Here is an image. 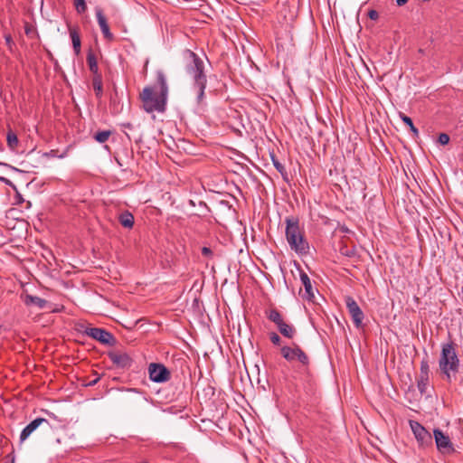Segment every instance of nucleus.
Returning a JSON list of instances; mask_svg holds the SVG:
<instances>
[{"mask_svg": "<svg viewBox=\"0 0 463 463\" xmlns=\"http://www.w3.org/2000/svg\"><path fill=\"white\" fill-rule=\"evenodd\" d=\"M156 83L159 86V92L156 93L151 86H146L139 94L140 100L143 103V109L147 113H163L166 109L168 96V86L164 72L157 71Z\"/></svg>", "mask_w": 463, "mask_h": 463, "instance_id": "f257e3e1", "label": "nucleus"}, {"mask_svg": "<svg viewBox=\"0 0 463 463\" xmlns=\"http://www.w3.org/2000/svg\"><path fill=\"white\" fill-rule=\"evenodd\" d=\"M185 71L193 79L194 86L197 89L196 100L201 104L204 99V90L207 84V76L204 71L203 61L193 51L184 50Z\"/></svg>", "mask_w": 463, "mask_h": 463, "instance_id": "f03ea898", "label": "nucleus"}, {"mask_svg": "<svg viewBox=\"0 0 463 463\" xmlns=\"http://www.w3.org/2000/svg\"><path fill=\"white\" fill-rule=\"evenodd\" d=\"M286 239L292 250L298 255H307L309 252V243L305 238V232L299 225V220L297 217H287Z\"/></svg>", "mask_w": 463, "mask_h": 463, "instance_id": "7ed1b4c3", "label": "nucleus"}, {"mask_svg": "<svg viewBox=\"0 0 463 463\" xmlns=\"http://www.w3.org/2000/svg\"><path fill=\"white\" fill-rule=\"evenodd\" d=\"M439 365L441 372L446 374L447 380L450 382V373H458L459 367V360L456 353V345L454 343L449 342L442 345Z\"/></svg>", "mask_w": 463, "mask_h": 463, "instance_id": "20e7f679", "label": "nucleus"}, {"mask_svg": "<svg viewBox=\"0 0 463 463\" xmlns=\"http://www.w3.org/2000/svg\"><path fill=\"white\" fill-rule=\"evenodd\" d=\"M280 354L288 363L298 362L304 367H307L309 365V358L307 354L296 343H292L291 345L282 346L280 348Z\"/></svg>", "mask_w": 463, "mask_h": 463, "instance_id": "39448f33", "label": "nucleus"}, {"mask_svg": "<svg viewBox=\"0 0 463 463\" xmlns=\"http://www.w3.org/2000/svg\"><path fill=\"white\" fill-rule=\"evenodd\" d=\"M149 379L157 383H165L171 378V372L160 363H151L148 365Z\"/></svg>", "mask_w": 463, "mask_h": 463, "instance_id": "423d86ee", "label": "nucleus"}, {"mask_svg": "<svg viewBox=\"0 0 463 463\" xmlns=\"http://www.w3.org/2000/svg\"><path fill=\"white\" fill-rule=\"evenodd\" d=\"M85 334L104 345H113L116 343L114 335L103 328L87 327Z\"/></svg>", "mask_w": 463, "mask_h": 463, "instance_id": "0eeeda50", "label": "nucleus"}, {"mask_svg": "<svg viewBox=\"0 0 463 463\" xmlns=\"http://www.w3.org/2000/svg\"><path fill=\"white\" fill-rule=\"evenodd\" d=\"M345 300L346 308L353 319L354 324L356 327H360L364 319L363 311L359 307L357 302L352 297H345Z\"/></svg>", "mask_w": 463, "mask_h": 463, "instance_id": "6e6552de", "label": "nucleus"}, {"mask_svg": "<svg viewBox=\"0 0 463 463\" xmlns=\"http://www.w3.org/2000/svg\"><path fill=\"white\" fill-rule=\"evenodd\" d=\"M434 438L437 449L443 454H449L454 451L453 444L449 436L445 435L440 430H434Z\"/></svg>", "mask_w": 463, "mask_h": 463, "instance_id": "1a4fd4ad", "label": "nucleus"}, {"mask_svg": "<svg viewBox=\"0 0 463 463\" xmlns=\"http://www.w3.org/2000/svg\"><path fill=\"white\" fill-rule=\"evenodd\" d=\"M109 358L118 368L126 369L132 365L133 359L125 352L111 351L108 354Z\"/></svg>", "mask_w": 463, "mask_h": 463, "instance_id": "9d476101", "label": "nucleus"}, {"mask_svg": "<svg viewBox=\"0 0 463 463\" xmlns=\"http://www.w3.org/2000/svg\"><path fill=\"white\" fill-rule=\"evenodd\" d=\"M410 426L415 438L421 445L431 443L432 438L430 433L420 423L410 420Z\"/></svg>", "mask_w": 463, "mask_h": 463, "instance_id": "9b49d317", "label": "nucleus"}, {"mask_svg": "<svg viewBox=\"0 0 463 463\" xmlns=\"http://www.w3.org/2000/svg\"><path fill=\"white\" fill-rule=\"evenodd\" d=\"M95 14L98 24L100 27L104 38L108 42L114 40V35L111 33L106 16L104 15L103 10L100 7H96Z\"/></svg>", "mask_w": 463, "mask_h": 463, "instance_id": "f8f14e48", "label": "nucleus"}, {"mask_svg": "<svg viewBox=\"0 0 463 463\" xmlns=\"http://www.w3.org/2000/svg\"><path fill=\"white\" fill-rule=\"evenodd\" d=\"M299 270L300 280L305 288V293L302 297L307 300H312L315 298L314 289L308 275L298 266Z\"/></svg>", "mask_w": 463, "mask_h": 463, "instance_id": "ddd939ff", "label": "nucleus"}, {"mask_svg": "<svg viewBox=\"0 0 463 463\" xmlns=\"http://www.w3.org/2000/svg\"><path fill=\"white\" fill-rule=\"evenodd\" d=\"M48 423L44 418H36L32 420L21 432L20 440L24 441L42 423Z\"/></svg>", "mask_w": 463, "mask_h": 463, "instance_id": "4468645a", "label": "nucleus"}, {"mask_svg": "<svg viewBox=\"0 0 463 463\" xmlns=\"http://www.w3.org/2000/svg\"><path fill=\"white\" fill-rule=\"evenodd\" d=\"M21 298L26 306H34L40 309L44 308L48 303L45 299L30 294L22 295Z\"/></svg>", "mask_w": 463, "mask_h": 463, "instance_id": "2eb2a0df", "label": "nucleus"}, {"mask_svg": "<svg viewBox=\"0 0 463 463\" xmlns=\"http://www.w3.org/2000/svg\"><path fill=\"white\" fill-rule=\"evenodd\" d=\"M70 37L72 42L73 51L76 55L80 53L81 41L80 37L79 28L69 26Z\"/></svg>", "mask_w": 463, "mask_h": 463, "instance_id": "dca6fc26", "label": "nucleus"}, {"mask_svg": "<svg viewBox=\"0 0 463 463\" xmlns=\"http://www.w3.org/2000/svg\"><path fill=\"white\" fill-rule=\"evenodd\" d=\"M277 328L283 336L289 339H292L297 333L296 328L292 325L286 323L284 320L277 326Z\"/></svg>", "mask_w": 463, "mask_h": 463, "instance_id": "f3484780", "label": "nucleus"}, {"mask_svg": "<svg viewBox=\"0 0 463 463\" xmlns=\"http://www.w3.org/2000/svg\"><path fill=\"white\" fill-rule=\"evenodd\" d=\"M87 64L93 76L101 75L99 70L97 57L92 50H90L87 53Z\"/></svg>", "mask_w": 463, "mask_h": 463, "instance_id": "a211bd4d", "label": "nucleus"}, {"mask_svg": "<svg viewBox=\"0 0 463 463\" xmlns=\"http://www.w3.org/2000/svg\"><path fill=\"white\" fill-rule=\"evenodd\" d=\"M118 222L124 228L132 229L135 223L134 215L128 211H124L119 214Z\"/></svg>", "mask_w": 463, "mask_h": 463, "instance_id": "6ab92c4d", "label": "nucleus"}, {"mask_svg": "<svg viewBox=\"0 0 463 463\" xmlns=\"http://www.w3.org/2000/svg\"><path fill=\"white\" fill-rule=\"evenodd\" d=\"M92 86H93L96 97L98 99H100L103 95L102 75L93 76Z\"/></svg>", "mask_w": 463, "mask_h": 463, "instance_id": "aec40b11", "label": "nucleus"}, {"mask_svg": "<svg viewBox=\"0 0 463 463\" xmlns=\"http://www.w3.org/2000/svg\"><path fill=\"white\" fill-rule=\"evenodd\" d=\"M266 315L268 319L273 322L276 326H279L284 320L281 314L275 308L266 311Z\"/></svg>", "mask_w": 463, "mask_h": 463, "instance_id": "412c9836", "label": "nucleus"}, {"mask_svg": "<svg viewBox=\"0 0 463 463\" xmlns=\"http://www.w3.org/2000/svg\"><path fill=\"white\" fill-rule=\"evenodd\" d=\"M400 118L407 127L410 128V130L412 132L413 137H417L419 136V130L414 126L412 119L403 113H400Z\"/></svg>", "mask_w": 463, "mask_h": 463, "instance_id": "4be33fe9", "label": "nucleus"}, {"mask_svg": "<svg viewBox=\"0 0 463 463\" xmlns=\"http://www.w3.org/2000/svg\"><path fill=\"white\" fill-rule=\"evenodd\" d=\"M6 141H7L8 146L12 150H14L17 147L18 143H19L17 135L13 130H9L7 132Z\"/></svg>", "mask_w": 463, "mask_h": 463, "instance_id": "5701e85b", "label": "nucleus"}, {"mask_svg": "<svg viewBox=\"0 0 463 463\" xmlns=\"http://www.w3.org/2000/svg\"><path fill=\"white\" fill-rule=\"evenodd\" d=\"M271 160H272L274 167L280 173L283 179L287 180L288 173L286 171L285 166L279 161V159L274 155H271Z\"/></svg>", "mask_w": 463, "mask_h": 463, "instance_id": "b1692460", "label": "nucleus"}, {"mask_svg": "<svg viewBox=\"0 0 463 463\" xmlns=\"http://www.w3.org/2000/svg\"><path fill=\"white\" fill-rule=\"evenodd\" d=\"M112 132L110 130H102L96 132L93 137L99 143H105L109 138Z\"/></svg>", "mask_w": 463, "mask_h": 463, "instance_id": "393cba45", "label": "nucleus"}, {"mask_svg": "<svg viewBox=\"0 0 463 463\" xmlns=\"http://www.w3.org/2000/svg\"><path fill=\"white\" fill-rule=\"evenodd\" d=\"M429 384V376L419 375L418 389L421 394L425 393Z\"/></svg>", "mask_w": 463, "mask_h": 463, "instance_id": "a878e982", "label": "nucleus"}, {"mask_svg": "<svg viewBox=\"0 0 463 463\" xmlns=\"http://www.w3.org/2000/svg\"><path fill=\"white\" fill-rule=\"evenodd\" d=\"M74 6L79 14H83L87 10L85 0H74Z\"/></svg>", "mask_w": 463, "mask_h": 463, "instance_id": "bb28decb", "label": "nucleus"}, {"mask_svg": "<svg viewBox=\"0 0 463 463\" xmlns=\"http://www.w3.org/2000/svg\"><path fill=\"white\" fill-rule=\"evenodd\" d=\"M449 136L446 133H440L439 135V137H438V142L439 144H440L441 146H445V145H448L449 143Z\"/></svg>", "mask_w": 463, "mask_h": 463, "instance_id": "cd10ccee", "label": "nucleus"}, {"mask_svg": "<svg viewBox=\"0 0 463 463\" xmlns=\"http://www.w3.org/2000/svg\"><path fill=\"white\" fill-rule=\"evenodd\" d=\"M429 364L427 361H421L420 363V375L429 376Z\"/></svg>", "mask_w": 463, "mask_h": 463, "instance_id": "c85d7f7f", "label": "nucleus"}, {"mask_svg": "<svg viewBox=\"0 0 463 463\" xmlns=\"http://www.w3.org/2000/svg\"><path fill=\"white\" fill-rule=\"evenodd\" d=\"M269 340L270 342L275 345H280V343H281V339H280V336L275 333V332H271L269 334Z\"/></svg>", "mask_w": 463, "mask_h": 463, "instance_id": "c756f323", "label": "nucleus"}, {"mask_svg": "<svg viewBox=\"0 0 463 463\" xmlns=\"http://www.w3.org/2000/svg\"><path fill=\"white\" fill-rule=\"evenodd\" d=\"M202 254H203V256H204L208 259H212L213 257V252L209 247H203Z\"/></svg>", "mask_w": 463, "mask_h": 463, "instance_id": "7c9ffc66", "label": "nucleus"}, {"mask_svg": "<svg viewBox=\"0 0 463 463\" xmlns=\"http://www.w3.org/2000/svg\"><path fill=\"white\" fill-rule=\"evenodd\" d=\"M5 41L6 45L8 46V48L12 49V47H13V45L14 43V41H13V38H12L11 34H5Z\"/></svg>", "mask_w": 463, "mask_h": 463, "instance_id": "2f4dec72", "label": "nucleus"}, {"mask_svg": "<svg viewBox=\"0 0 463 463\" xmlns=\"http://www.w3.org/2000/svg\"><path fill=\"white\" fill-rule=\"evenodd\" d=\"M367 15L369 16V18L371 20L375 21L376 20V10L375 9L369 10L367 13Z\"/></svg>", "mask_w": 463, "mask_h": 463, "instance_id": "473e14b6", "label": "nucleus"}, {"mask_svg": "<svg viewBox=\"0 0 463 463\" xmlns=\"http://www.w3.org/2000/svg\"><path fill=\"white\" fill-rule=\"evenodd\" d=\"M99 381V377H97L96 379L92 380L89 383H87V386H94Z\"/></svg>", "mask_w": 463, "mask_h": 463, "instance_id": "72a5a7b5", "label": "nucleus"}, {"mask_svg": "<svg viewBox=\"0 0 463 463\" xmlns=\"http://www.w3.org/2000/svg\"><path fill=\"white\" fill-rule=\"evenodd\" d=\"M408 0H396V3L399 6L404 5Z\"/></svg>", "mask_w": 463, "mask_h": 463, "instance_id": "f704fd0d", "label": "nucleus"}, {"mask_svg": "<svg viewBox=\"0 0 463 463\" xmlns=\"http://www.w3.org/2000/svg\"><path fill=\"white\" fill-rule=\"evenodd\" d=\"M24 31L26 34H29L31 33V28L29 26H26Z\"/></svg>", "mask_w": 463, "mask_h": 463, "instance_id": "c9c22d12", "label": "nucleus"}, {"mask_svg": "<svg viewBox=\"0 0 463 463\" xmlns=\"http://www.w3.org/2000/svg\"><path fill=\"white\" fill-rule=\"evenodd\" d=\"M142 463H148V462H142Z\"/></svg>", "mask_w": 463, "mask_h": 463, "instance_id": "e433bc0d", "label": "nucleus"}]
</instances>
